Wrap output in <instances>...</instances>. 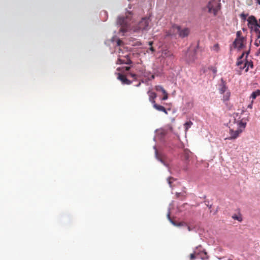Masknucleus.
Returning <instances> with one entry per match:
<instances>
[{
    "mask_svg": "<svg viewBox=\"0 0 260 260\" xmlns=\"http://www.w3.org/2000/svg\"><path fill=\"white\" fill-rule=\"evenodd\" d=\"M153 107L154 108H155L157 111L163 112L166 114H168V112H167L166 108L164 106L156 104V103H155V104H153Z\"/></svg>",
    "mask_w": 260,
    "mask_h": 260,
    "instance_id": "12",
    "label": "nucleus"
},
{
    "mask_svg": "<svg viewBox=\"0 0 260 260\" xmlns=\"http://www.w3.org/2000/svg\"><path fill=\"white\" fill-rule=\"evenodd\" d=\"M131 20V16H126L125 17H119L118 18L117 23L121 26L120 28L121 31L125 32L128 30L129 25V21Z\"/></svg>",
    "mask_w": 260,
    "mask_h": 260,
    "instance_id": "4",
    "label": "nucleus"
},
{
    "mask_svg": "<svg viewBox=\"0 0 260 260\" xmlns=\"http://www.w3.org/2000/svg\"><path fill=\"white\" fill-rule=\"evenodd\" d=\"M168 217L169 218V219H170V220L171 221V222L175 225H176V224L172 220H171L170 219V213H168Z\"/></svg>",
    "mask_w": 260,
    "mask_h": 260,
    "instance_id": "32",
    "label": "nucleus"
},
{
    "mask_svg": "<svg viewBox=\"0 0 260 260\" xmlns=\"http://www.w3.org/2000/svg\"><path fill=\"white\" fill-rule=\"evenodd\" d=\"M198 251L199 252V254L201 258L203 260H205L208 258V256L207 255V253L205 251V250L202 249V247L201 248H199L198 249Z\"/></svg>",
    "mask_w": 260,
    "mask_h": 260,
    "instance_id": "11",
    "label": "nucleus"
},
{
    "mask_svg": "<svg viewBox=\"0 0 260 260\" xmlns=\"http://www.w3.org/2000/svg\"><path fill=\"white\" fill-rule=\"evenodd\" d=\"M246 38L242 37L241 38H236L233 42V45L235 48H237L239 50L245 47L244 44L246 42Z\"/></svg>",
    "mask_w": 260,
    "mask_h": 260,
    "instance_id": "6",
    "label": "nucleus"
},
{
    "mask_svg": "<svg viewBox=\"0 0 260 260\" xmlns=\"http://www.w3.org/2000/svg\"><path fill=\"white\" fill-rule=\"evenodd\" d=\"M167 180H168V182L169 184L171 187L172 183L173 181L175 180V179L173 177H170L167 179Z\"/></svg>",
    "mask_w": 260,
    "mask_h": 260,
    "instance_id": "22",
    "label": "nucleus"
},
{
    "mask_svg": "<svg viewBox=\"0 0 260 260\" xmlns=\"http://www.w3.org/2000/svg\"><path fill=\"white\" fill-rule=\"evenodd\" d=\"M152 44H153V42L152 41L149 42V45L150 46H152Z\"/></svg>",
    "mask_w": 260,
    "mask_h": 260,
    "instance_id": "39",
    "label": "nucleus"
},
{
    "mask_svg": "<svg viewBox=\"0 0 260 260\" xmlns=\"http://www.w3.org/2000/svg\"><path fill=\"white\" fill-rule=\"evenodd\" d=\"M245 64L246 65V68L245 69V72H247L249 70V68L252 69L253 68V62L252 61H248L246 60V61L245 62Z\"/></svg>",
    "mask_w": 260,
    "mask_h": 260,
    "instance_id": "14",
    "label": "nucleus"
},
{
    "mask_svg": "<svg viewBox=\"0 0 260 260\" xmlns=\"http://www.w3.org/2000/svg\"><path fill=\"white\" fill-rule=\"evenodd\" d=\"M164 94V96L162 98V100L165 101L168 99V95L166 91H165V93H162Z\"/></svg>",
    "mask_w": 260,
    "mask_h": 260,
    "instance_id": "24",
    "label": "nucleus"
},
{
    "mask_svg": "<svg viewBox=\"0 0 260 260\" xmlns=\"http://www.w3.org/2000/svg\"><path fill=\"white\" fill-rule=\"evenodd\" d=\"M148 96H149V100L150 102L152 104H154L155 103V99L156 98L157 95L156 93L153 91H148L147 92Z\"/></svg>",
    "mask_w": 260,
    "mask_h": 260,
    "instance_id": "10",
    "label": "nucleus"
},
{
    "mask_svg": "<svg viewBox=\"0 0 260 260\" xmlns=\"http://www.w3.org/2000/svg\"><path fill=\"white\" fill-rule=\"evenodd\" d=\"M248 107L251 108V106H248Z\"/></svg>",
    "mask_w": 260,
    "mask_h": 260,
    "instance_id": "43",
    "label": "nucleus"
},
{
    "mask_svg": "<svg viewBox=\"0 0 260 260\" xmlns=\"http://www.w3.org/2000/svg\"><path fill=\"white\" fill-rule=\"evenodd\" d=\"M177 225V226H184V225H187V224L185 222H179Z\"/></svg>",
    "mask_w": 260,
    "mask_h": 260,
    "instance_id": "29",
    "label": "nucleus"
},
{
    "mask_svg": "<svg viewBox=\"0 0 260 260\" xmlns=\"http://www.w3.org/2000/svg\"><path fill=\"white\" fill-rule=\"evenodd\" d=\"M246 123L242 120L237 121L235 118L230 119L229 122V134L230 136L228 139L234 140L237 139L240 134L245 129Z\"/></svg>",
    "mask_w": 260,
    "mask_h": 260,
    "instance_id": "1",
    "label": "nucleus"
},
{
    "mask_svg": "<svg viewBox=\"0 0 260 260\" xmlns=\"http://www.w3.org/2000/svg\"><path fill=\"white\" fill-rule=\"evenodd\" d=\"M164 54L166 56H171L172 55V53L169 51L165 52Z\"/></svg>",
    "mask_w": 260,
    "mask_h": 260,
    "instance_id": "27",
    "label": "nucleus"
},
{
    "mask_svg": "<svg viewBox=\"0 0 260 260\" xmlns=\"http://www.w3.org/2000/svg\"><path fill=\"white\" fill-rule=\"evenodd\" d=\"M221 5L219 0H211L207 5L208 12L213 13L214 16L217 15L218 11L220 9Z\"/></svg>",
    "mask_w": 260,
    "mask_h": 260,
    "instance_id": "3",
    "label": "nucleus"
},
{
    "mask_svg": "<svg viewBox=\"0 0 260 260\" xmlns=\"http://www.w3.org/2000/svg\"><path fill=\"white\" fill-rule=\"evenodd\" d=\"M209 69L210 70H211L212 73L214 74V77L217 73V69H216V68L214 67H211L209 68Z\"/></svg>",
    "mask_w": 260,
    "mask_h": 260,
    "instance_id": "19",
    "label": "nucleus"
},
{
    "mask_svg": "<svg viewBox=\"0 0 260 260\" xmlns=\"http://www.w3.org/2000/svg\"><path fill=\"white\" fill-rule=\"evenodd\" d=\"M243 64V62L242 60H237L236 65L237 66H240Z\"/></svg>",
    "mask_w": 260,
    "mask_h": 260,
    "instance_id": "26",
    "label": "nucleus"
},
{
    "mask_svg": "<svg viewBox=\"0 0 260 260\" xmlns=\"http://www.w3.org/2000/svg\"><path fill=\"white\" fill-rule=\"evenodd\" d=\"M213 49L216 52H218L219 50V45L218 44H215L213 47Z\"/></svg>",
    "mask_w": 260,
    "mask_h": 260,
    "instance_id": "20",
    "label": "nucleus"
},
{
    "mask_svg": "<svg viewBox=\"0 0 260 260\" xmlns=\"http://www.w3.org/2000/svg\"><path fill=\"white\" fill-rule=\"evenodd\" d=\"M244 55V53L243 52V53L241 54V55L238 57V59H237V60H241V59H242V58L243 57Z\"/></svg>",
    "mask_w": 260,
    "mask_h": 260,
    "instance_id": "33",
    "label": "nucleus"
},
{
    "mask_svg": "<svg viewBox=\"0 0 260 260\" xmlns=\"http://www.w3.org/2000/svg\"><path fill=\"white\" fill-rule=\"evenodd\" d=\"M149 18L147 17L143 18L141 20L133 27V31L140 32L144 30H147L149 28Z\"/></svg>",
    "mask_w": 260,
    "mask_h": 260,
    "instance_id": "2",
    "label": "nucleus"
},
{
    "mask_svg": "<svg viewBox=\"0 0 260 260\" xmlns=\"http://www.w3.org/2000/svg\"><path fill=\"white\" fill-rule=\"evenodd\" d=\"M247 21L248 22V27H252V26L260 27V25L258 23L255 17L253 16H250L248 17Z\"/></svg>",
    "mask_w": 260,
    "mask_h": 260,
    "instance_id": "7",
    "label": "nucleus"
},
{
    "mask_svg": "<svg viewBox=\"0 0 260 260\" xmlns=\"http://www.w3.org/2000/svg\"><path fill=\"white\" fill-rule=\"evenodd\" d=\"M132 63V61L131 60L128 58V55H126L124 58H121L120 56H119V58H118L117 63L118 64H129Z\"/></svg>",
    "mask_w": 260,
    "mask_h": 260,
    "instance_id": "8",
    "label": "nucleus"
},
{
    "mask_svg": "<svg viewBox=\"0 0 260 260\" xmlns=\"http://www.w3.org/2000/svg\"><path fill=\"white\" fill-rule=\"evenodd\" d=\"M239 68H240V70H243V69H244L245 68V69L246 68V65H245V63H244L243 65L242 64V65H241L240 66H239Z\"/></svg>",
    "mask_w": 260,
    "mask_h": 260,
    "instance_id": "31",
    "label": "nucleus"
},
{
    "mask_svg": "<svg viewBox=\"0 0 260 260\" xmlns=\"http://www.w3.org/2000/svg\"><path fill=\"white\" fill-rule=\"evenodd\" d=\"M257 5H260V0H255Z\"/></svg>",
    "mask_w": 260,
    "mask_h": 260,
    "instance_id": "38",
    "label": "nucleus"
},
{
    "mask_svg": "<svg viewBox=\"0 0 260 260\" xmlns=\"http://www.w3.org/2000/svg\"><path fill=\"white\" fill-rule=\"evenodd\" d=\"M129 75L133 77L134 79H136L137 78V75L133 73H129Z\"/></svg>",
    "mask_w": 260,
    "mask_h": 260,
    "instance_id": "28",
    "label": "nucleus"
},
{
    "mask_svg": "<svg viewBox=\"0 0 260 260\" xmlns=\"http://www.w3.org/2000/svg\"><path fill=\"white\" fill-rule=\"evenodd\" d=\"M159 159V160H160L161 162H162V163H164V161L162 160V159L161 158H160V159Z\"/></svg>",
    "mask_w": 260,
    "mask_h": 260,
    "instance_id": "41",
    "label": "nucleus"
},
{
    "mask_svg": "<svg viewBox=\"0 0 260 260\" xmlns=\"http://www.w3.org/2000/svg\"><path fill=\"white\" fill-rule=\"evenodd\" d=\"M248 16V14H245L244 13H242L240 14V16L241 17V18L243 20V21H245V20L246 19V17H247Z\"/></svg>",
    "mask_w": 260,
    "mask_h": 260,
    "instance_id": "21",
    "label": "nucleus"
},
{
    "mask_svg": "<svg viewBox=\"0 0 260 260\" xmlns=\"http://www.w3.org/2000/svg\"><path fill=\"white\" fill-rule=\"evenodd\" d=\"M155 89L156 91H161L162 93H165L166 91L165 89L160 85L155 86Z\"/></svg>",
    "mask_w": 260,
    "mask_h": 260,
    "instance_id": "17",
    "label": "nucleus"
},
{
    "mask_svg": "<svg viewBox=\"0 0 260 260\" xmlns=\"http://www.w3.org/2000/svg\"><path fill=\"white\" fill-rule=\"evenodd\" d=\"M232 218L235 219V220H237L238 221H241L242 220V218L241 217V216L240 215V216H238L237 215H234L232 216Z\"/></svg>",
    "mask_w": 260,
    "mask_h": 260,
    "instance_id": "18",
    "label": "nucleus"
},
{
    "mask_svg": "<svg viewBox=\"0 0 260 260\" xmlns=\"http://www.w3.org/2000/svg\"><path fill=\"white\" fill-rule=\"evenodd\" d=\"M121 43H122V41H120V40H117V45H118V46L120 45V44H121Z\"/></svg>",
    "mask_w": 260,
    "mask_h": 260,
    "instance_id": "35",
    "label": "nucleus"
},
{
    "mask_svg": "<svg viewBox=\"0 0 260 260\" xmlns=\"http://www.w3.org/2000/svg\"><path fill=\"white\" fill-rule=\"evenodd\" d=\"M202 246L199 245V246H197L196 248V249L194 251V252L193 253H191L190 254V259L193 260L196 258V255L199 254V252L198 251V249L199 248H201Z\"/></svg>",
    "mask_w": 260,
    "mask_h": 260,
    "instance_id": "13",
    "label": "nucleus"
},
{
    "mask_svg": "<svg viewBox=\"0 0 260 260\" xmlns=\"http://www.w3.org/2000/svg\"><path fill=\"white\" fill-rule=\"evenodd\" d=\"M173 33H177L181 38H185L188 36L190 33V30L188 28H181L180 26L173 25L171 29Z\"/></svg>",
    "mask_w": 260,
    "mask_h": 260,
    "instance_id": "5",
    "label": "nucleus"
},
{
    "mask_svg": "<svg viewBox=\"0 0 260 260\" xmlns=\"http://www.w3.org/2000/svg\"><path fill=\"white\" fill-rule=\"evenodd\" d=\"M226 90V87L225 85H223L220 89V92L221 93H223Z\"/></svg>",
    "mask_w": 260,
    "mask_h": 260,
    "instance_id": "23",
    "label": "nucleus"
},
{
    "mask_svg": "<svg viewBox=\"0 0 260 260\" xmlns=\"http://www.w3.org/2000/svg\"><path fill=\"white\" fill-rule=\"evenodd\" d=\"M187 226V230L188 231H191L193 230V228H191L190 226L189 225H186Z\"/></svg>",
    "mask_w": 260,
    "mask_h": 260,
    "instance_id": "34",
    "label": "nucleus"
},
{
    "mask_svg": "<svg viewBox=\"0 0 260 260\" xmlns=\"http://www.w3.org/2000/svg\"><path fill=\"white\" fill-rule=\"evenodd\" d=\"M192 124H193V123L191 121H189L185 122L184 124V128H185V131L187 132Z\"/></svg>",
    "mask_w": 260,
    "mask_h": 260,
    "instance_id": "16",
    "label": "nucleus"
},
{
    "mask_svg": "<svg viewBox=\"0 0 260 260\" xmlns=\"http://www.w3.org/2000/svg\"><path fill=\"white\" fill-rule=\"evenodd\" d=\"M150 50L152 52H154V51H155V50H154V48H153V47H152V46H151V47L150 48Z\"/></svg>",
    "mask_w": 260,
    "mask_h": 260,
    "instance_id": "36",
    "label": "nucleus"
},
{
    "mask_svg": "<svg viewBox=\"0 0 260 260\" xmlns=\"http://www.w3.org/2000/svg\"><path fill=\"white\" fill-rule=\"evenodd\" d=\"M241 34L242 32L241 31H238L236 33V38H241L242 37Z\"/></svg>",
    "mask_w": 260,
    "mask_h": 260,
    "instance_id": "25",
    "label": "nucleus"
},
{
    "mask_svg": "<svg viewBox=\"0 0 260 260\" xmlns=\"http://www.w3.org/2000/svg\"><path fill=\"white\" fill-rule=\"evenodd\" d=\"M130 68H131L130 67H125V71H129Z\"/></svg>",
    "mask_w": 260,
    "mask_h": 260,
    "instance_id": "37",
    "label": "nucleus"
},
{
    "mask_svg": "<svg viewBox=\"0 0 260 260\" xmlns=\"http://www.w3.org/2000/svg\"><path fill=\"white\" fill-rule=\"evenodd\" d=\"M188 104L190 105L191 107H192V105H193L192 103H188Z\"/></svg>",
    "mask_w": 260,
    "mask_h": 260,
    "instance_id": "40",
    "label": "nucleus"
},
{
    "mask_svg": "<svg viewBox=\"0 0 260 260\" xmlns=\"http://www.w3.org/2000/svg\"><path fill=\"white\" fill-rule=\"evenodd\" d=\"M255 31L256 32H258V36H257V38H260V30H259L258 28H255Z\"/></svg>",
    "mask_w": 260,
    "mask_h": 260,
    "instance_id": "30",
    "label": "nucleus"
},
{
    "mask_svg": "<svg viewBox=\"0 0 260 260\" xmlns=\"http://www.w3.org/2000/svg\"><path fill=\"white\" fill-rule=\"evenodd\" d=\"M249 52V51H247V52H246L247 55L248 54Z\"/></svg>",
    "mask_w": 260,
    "mask_h": 260,
    "instance_id": "42",
    "label": "nucleus"
},
{
    "mask_svg": "<svg viewBox=\"0 0 260 260\" xmlns=\"http://www.w3.org/2000/svg\"><path fill=\"white\" fill-rule=\"evenodd\" d=\"M117 78L122 82L123 84L129 85L132 83L130 80L126 78L125 75H122L121 73L118 74Z\"/></svg>",
    "mask_w": 260,
    "mask_h": 260,
    "instance_id": "9",
    "label": "nucleus"
},
{
    "mask_svg": "<svg viewBox=\"0 0 260 260\" xmlns=\"http://www.w3.org/2000/svg\"><path fill=\"white\" fill-rule=\"evenodd\" d=\"M259 95H260V90L257 89L251 93V98L252 99V100H254L257 96Z\"/></svg>",
    "mask_w": 260,
    "mask_h": 260,
    "instance_id": "15",
    "label": "nucleus"
}]
</instances>
